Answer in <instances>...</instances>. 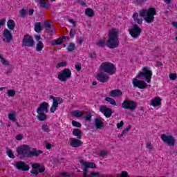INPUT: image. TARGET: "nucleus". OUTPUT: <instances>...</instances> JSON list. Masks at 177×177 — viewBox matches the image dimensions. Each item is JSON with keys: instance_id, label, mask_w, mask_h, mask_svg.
Listing matches in <instances>:
<instances>
[{"instance_id": "9", "label": "nucleus", "mask_w": 177, "mask_h": 177, "mask_svg": "<svg viewBox=\"0 0 177 177\" xmlns=\"http://www.w3.org/2000/svg\"><path fill=\"white\" fill-rule=\"evenodd\" d=\"M57 78L61 81V82H66L67 80H70V78H71V71L68 68L64 69L58 75Z\"/></svg>"}, {"instance_id": "8", "label": "nucleus", "mask_w": 177, "mask_h": 177, "mask_svg": "<svg viewBox=\"0 0 177 177\" xmlns=\"http://www.w3.org/2000/svg\"><path fill=\"white\" fill-rule=\"evenodd\" d=\"M129 32L132 38L137 39V38L140 37V34H142V28L136 24L132 26V28L129 30Z\"/></svg>"}, {"instance_id": "62", "label": "nucleus", "mask_w": 177, "mask_h": 177, "mask_svg": "<svg viewBox=\"0 0 177 177\" xmlns=\"http://www.w3.org/2000/svg\"><path fill=\"white\" fill-rule=\"evenodd\" d=\"M98 175H99V173H97V172L93 171V172L91 173V177L97 176Z\"/></svg>"}, {"instance_id": "34", "label": "nucleus", "mask_w": 177, "mask_h": 177, "mask_svg": "<svg viewBox=\"0 0 177 177\" xmlns=\"http://www.w3.org/2000/svg\"><path fill=\"white\" fill-rule=\"evenodd\" d=\"M41 130H43L44 132H46L47 133H49L50 132V129L49 128V126L46 124H44L41 125Z\"/></svg>"}, {"instance_id": "36", "label": "nucleus", "mask_w": 177, "mask_h": 177, "mask_svg": "<svg viewBox=\"0 0 177 177\" xmlns=\"http://www.w3.org/2000/svg\"><path fill=\"white\" fill-rule=\"evenodd\" d=\"M62 44H63V39H62L61 37L53 41V45H62Z\"/></svg>"}, {"instance_id": "5", "label": "nucleus", "mask_w": 177, "mask_h": 177, "mask_svg": "<svg viewBox=\"0 0 177 177\" xmlns=\"http://www.w3.org/2000/svg\"><path fill=\"white\" fill-rule=\"evenodd\" d=\"M100 68L104 71V73H107V74H109V75H113V74H115V71H117L115 65L109 62H102L100 66Z\"/></svg>"}, {"instance_id": "11", "label": "nucleus", "mask_w": 177, "mask_h": 177, "mask_svg": "<svg viewBox=\"0 0 177 177\" xmlns=\"http://www.w3.org/2000/svg\"><path fill=\"white\" fill-rule=\"evenodd\" d=\"M161 139L167 146H175V143H176V140L172 135L162 134Z\"/></svg>"}, {"instance_id": "51", "label": "nucleus", "mask_w": 177, "mask_h": 177, "mask_svg": "<svg viewBox=\"0 0 177 177\" xmlns=\"http://www.w3.org/2000/svg\"><path fill=\"white\" fill-rule=\"evenodd\" d=\"M135 23H137V24H142L143 23V19L137 18V19L134 20Z\"/></svg>"}, {"instance_id": "7", "label": "nucleus", "mask_w": 177, "mask_h": 177, "mask_svg": "<svg viewBox=\"0 0 177 177\" xmlns=\"http://www.w3.org/2000/svg\"><path fill=\"white\" fill-rule=\"evenodd\" d=\"M122 107L124 110H130L131 111H134V110H136V108L138 107V104H136V102L133 100H124L122 103Z\"/></svg>"}, {"instance_id": "48", "label": "nucleus", "mask_w": 177, "mask_h": 177, "mask_svg": "<svg viewBox=\"0 0 177 177\" xmlns=\"http://www.w3.org/2000/svg\"><path fill=\"white\" fill-rule=\"evenodd\" d=\"M88 57H90V59L96 58V53L95 52H91L88 55Z\"/></svg>"}, {"instance_id": "27", "label": "nucleus", "mask_w": 177, "mask_h": 177, "mask_svg": "<svg viewBox=\"0 0 177 177\" xmlns=\"http://www.w3.org/2000/svg\"><path fill=\"white\" fill-rule=\"evenodd\" d=\"M44 48V45L42 41H38L35 48L36 52H41Z\"/></svg>"}, {"instance_id": "19", "label": "nucleus", "mask_w": 177, "mask_h": 177, "mask_svg": "<svg viewBox=\"0 0 177 177\" xmlns=\"http://www.w3.org/2000/svg\"><path fill=\"white\" fill-rule=\"evenodd\" d=\"M3 35L4 38H6L7 42L13 41V35H12V32H10V30L5 28L3 31Z\"/></svg>"}, {"instance_id": "43", "label": "nucleus", "mask_w": 177, "mask_h": 177, "mask_svg": "<svg viewBox=\"0 0 177 177\" xmlns=\"http://www.w3.org/2000/svg\"><path fill=\"white\" fill-rule=\"evenodd\" d=\"M67 66V62H62L57 64V68H60V67H66Z\"/></svg>"}, {"instance_id": "12", "label": "nucleus", "mask_w": 177, "mask_h": 177, "mask_svg": "<svg viewBox=\"0 0 177 177\" xmlns=\"http://www.w3.org/2000/svg\"><path fill=\"white\" fill-rule=\"evenodd\" d=\"M22 46L32 48L34 46V39L30 35H25L22 39Z\"/></svg>"}, {"instance_id": "21", "label": "nucleus", "mask_w": 177, "mask_h": 177, "mask_svg": "<svg viewBox=\"0 0 177 177\" xmlns=\"http://www.w3.org/2000/svg\"><path fill=\"white\" fill-rule=\"evenodd\" d=\"M162 99L160 97H156L151 100V104L150 106H152L153 107H158V106H161V101Z\"/></svg>"}, {"instance_id": "24", "label": "nucleus", "mask_w": 177, "mask_h": 177, "mask_svg": "<svg viewBox=\"0 0 177 177\" xmlns=\"http://www.w3.org/2000/svg\"><path fill=\"white\" fill-rule=\"evenodd\" d=\"M95 126L97 129H103V127H104V123H103L102 120H100V118H95Z\"/></svg>"}, {"instance_id": "44", "label": "nucleus", "mask_w": 177, "mask_h": 177, "mask_svg": "<svg viewBox=\"0 0 177 177\" xmlns=\"http://www.w3.org/2000/svg\"><path fill=\"white\" fill-rule=\"evenodd\" d=\"M169 78L170 80H171L172 81H175V80H176V78H177V75H176V73H170V74L169 75Z\"/></svg>"}, {"instance_id": "2", "label": "nucleus", "mask_w": 177, "mask_h": 177, "mask_svg": "<svg viewBox=\"0 0 177 177\" xmlns=\"http://www.w3.org/2000/svg\"><path fill=\"white\" fill-rule=\"evenodd\" d=\"M106 46L109 49H115L120 46V40L118 39V30L112 29L109 32Z\"/></svg>"}, {"instance_id": "30", "label": "nucleus", "mask_w": 177, "mask_h": 177, "mask_svg": "<svg viewBox=\"0 0 177 177\" xmlns=\"http://www.w3.org/2000/svg\"><path fill=\"white\" fill-rule=\"evenodd\" d=\"M62 103H63V99H62L61 97H59L57 98H55L53 101V105L57 106V107H59V104H62Z\"/></svg>"}, {"instance_id": "55", "label": "nucleus", "mask_w": 177, "mask_h": 177, "mask_svg": "<svg viewBox=\"0 0 177 177\" xmlns=\"http://www.w3.org/2000/svg\"><path fill=\"white\" fill-rule=\"evenodd\" d=\"M133 21H135V20H136V19H138V17H139V14L138 13V12H134L133 14Z\"/></svg>"}, {"instance_id": "45", "label": "nucleus", "mask_w": 177, "mask_h": 177, "mask_svg": "<svg viewBox=\"0 0 177 177\" xmlns=\"http://www.w3.org/2000/svg\"><path fill=\"white\" fill-rule=\"evenodd\" d=\"M147 0H134V3L136 5H142V3H145Z\"/></svg>"}, {"instance_id": "46", "label": "nucleus", "mask_w": 177, "mask_h": 177, "mask_svg": "<svg viewBox=\"0 0 177 177\" xmlns=\"http://www.w3.org/2000/svg\"><path fill=\"white\" fill-rule=\"evenodd\" d=\"M57 110V106L56 105L52 104L50 109V113H55V111H56Z\"/></svg>"}, {"instance_id": "4", "label": "nucleus", "mask_w": 177, "mask_h": 177, "mask_svg": "<svg viewBox=\"0 0 177 177\" xmlns=\"http://www.w3.org/2000/svg\"><path fill=\"white\" fill-rule=\"evenodd\" d=\"M48 107H49V103L44 102L40 104L37 109V118L39 121H45L48 119V115L45 113H48Z\"/></svg>"}, {"instance_id": "15", "label": "nucleus", "mask_w": 177, "mask_h": 177, "mask_svg": "<svg viewBox=\"0 0 177 177\" xmlns=\"http://www.w3.org/2000/svg\"><path fill=\"white\" fill-rule=\"evenodd\" d=\"M15 167L18 171H30V166L26 164V162L24 161H17L15 162Z\"/></svg>"}, {"instance_id": "28", "label": "nucleus", "mask_w": 177, "mask_h": 177, "mask_svg": "<svg viewBox=\"0 0 177 177\" xmlns=\"http://www.w3.org/2000/svg\"><path fill=\"white\" fill-rule=\"evenodd\" d=\"M85 15L86 16H88V17H93L95 16V11L92 8H86L85 10Z\"/></svg>"}, {"instance_id": "18", "label": "nucleus", "mask_w": 177, "mask_h": 177, "mask_svg": "<svg viewBox=\"0 0 177 177\" xmlns=\"http://www.w3.org/2000/svg\"><path fill=\"white\" fill-rule=\"evenodd\" d=\"M96 80L104 84L109 82V80H110V77H109V75H107V74L106 73H100L97 75Z\"/></svg>"}, {"instance_id": "57", "label": "nucleus", "mask_w": 177, "mask_h": 177, "mask_svg": "<svg viewBox=\"0 0 177 177\" xmlns=\"http://www.w3.org/2000/svg\"><path fill=\"white\" fill-rule=\"evenodd\" d=\"M77 3H80L81 6H86V3L85 1H81V0H77Z\"/></svg>"}, {"instance_id": "38", "label": "nucleus", "mask_w": 177, "mask_h": 177, "mask_svg": "<svg viewBox=\"0 0 177 177\" xmlns=\"http://www.w3.org/2000/svg\"><path fill=\"white\" fill-rule=\"evenodd\" d=\"M0 62L4 66H9V62L6 61V59L3 58V57H2V54H0Z\"/></svg>"}, {"instance_id": "17", "label": "nucleus", "mask_w": 177, "mask_h": 177, "mask_svg": "<svg viewBox=\"0 0 177 177\" xmlns=\"http://www.w3.org/2000/svg\"><path fill=\"white\" fill-rule=\"evenodd\" d=\"M35 2H36V3H39L41 9H50V8H52L48 0H35Z\"/></svg>"}, {"instance_id": "54", "label": "nucleus", "mask_w": 177, "mask_h": 177, "mask_svg": "<svg viewBox=\"0 0 177 177\" xmlns=\"http://www.w3.org/2000/svg\"><path fill=\"white\" fill-rule=\"evenodd\" d=\"M5 23H6V19L3 18L0 19V27H2V26H5Z\"/></svg>"}, {"instance_id": "1", "label": "nucleus", "mask_w": 177, "mask_h": 177, "mask_svg": "<svg viewBox=\"0 0 177 177\" xmlns=\"http://www.w3.org/2000/svg\"><path fill=\"white\" fill-rule=\"evenodd\" d=\"M30 147L29 145H24L17 149V153L19 156H22V157L26 158L30 157H38L40 154L44 153V151L37 149V148H33L32 151H30Z\"/></svg>"}, {"instance_id": "22", "label": "nucleus", "mask_w": 177, "mask_h": 177, "mask_svg": "<svg viewBox=\"0 0 177 177\" xmlns=\"http://www.w3.org/2000/svg\"><path fill=\"white\" fill-rule=\"evenodd\" d=\"M80 162L81 165H84V167H85L87 169L96 168V164H95V162H84L83 159L80 160Z\"/></svg>"}, {"instance_id": "25", "label": "nucleus", "mask_w": 177, "mask_h": 177, "mask_svg": "<svg viewBox=\"0 0 177 177\" xmlns=\"http://www.w3.org/2000/svg\"><path fill=\"white\" fill-rule=\"evenodd\" d=\"M72 133L73 136H76L77 139L82 138V131L80 129H73Z\"/></svg>"}, {"instance_id": "47", "label": "nucleus", "mask_w": 177, "mask_h": 177, "mask_svg": "<svg viewBox=\"0 0 177 177\" xmlns=\"http://www.w3.org/2000/svg\"><path fill=\"white\" fill-rule=\"evenodd\" d=\"M75 34H77L75 30H73V29L70 30L69 35L71 38H74V37H75Z\"/></svg>"}, {"instance_id": "33", "label": "nucleus", "mask_w": 177, "mask_h": 177, "mask_svg": "<svg viewBox=\"0 0 177 177\" xmlns=\"http://www.w3.org/2000/svg\"><path fill=\"white\" fill-rule=\"evenodd\" d=\"M68 52H73V50H75V44L74 43H69L68 47H67Z\"/></svg>"}, {"instance_id": "60", "label": "nucleus", "mask_w": 177, "mask_h": 177, "mask_svg": "<svg viewBox=\"0 0 177 177\" xmlns=\"http://www.w3.org/2000/svg\"><path fill=\"white\" fill-rule=\"evenodd\" d=\"M75 67L77 71H81V70L82 69V67L81 66V65L76 64Z\"/></svg>"}, {"instance_id": "16", "label": "nucleus", "mask_w": 177, "mask_h": 177, "mask_svg": "<svg viewBox=\"0 0 177 177\" xmlns=\"http://www.w3.org/2000/svg\"><path fill=\"white\" fill-rule=\"evenodd\" d=\"M69 145L71 147L77 149L78 147H81V146H82V141L78 138H69Z\"/></svg>"}, {"instance_id": "39", "label": "nucleus", "mask_w": 177, "mask_h": 177, "mask_svg": "<svg viewBox=\"0 0 177 177\" xmlns=\"http://www.w3.org/2000/svg\"><path fill=\"white\" fill-rule=\"evenodd\" d=\"M6 154L10 158H15V154L13 153V151H12V149H8L6 151Z\"/></svg>"}, {"instance_id": "49", "label": "nucleus", "mask_w": 177, "mask_h": 177, "mask_svg": "<svg viewBox=\"0 0 177 177\" xmlns=\"http://www.w3.org/2000/svg\"><path fill=\"white\" fill-rule=\"evenodd\" d=\"M23 138H24L23 134H18L16 136L15 139H16V140H22Z\"/></svg>"}, {"instance_id": "56", "label": "nucleus", "mask_w": 177, "mask_h": 177, "mask_svg": "<svg viewBox=\"0 0 177 177\" xmlns=\"http://www.w3.org/2000/svg\"><path fill=\"white\" fill-rule=\"evenodd\" d=\"M106 154H107V151H104V150H102L99 154L100 157H104V156H106Z\"/></svg>"}, {"instance_id": "14", "label": "nucleus", "mask_w": 177, "mask_h": 177, "mask_svg": "<svg viewBox=\"0 0 177 177\" xmlns=\"http://www.w3.org/2000/svg\"><path fill=\"white\" fill-rule=\"evenodd\" d=\"M100 111L102 114H104V117L106 118H110L111 115H113V109L106 106V105H102L100 107Z\"/></svg>"}, {"instance_id": "32", "label": "nucleus", "mask_w": 177, "mask_h": 177, "mask_svg": "<svg viewBox=\"0 0 177 177\" xmlns=\"http://www.w3.org/2000/svg\"><path fill=\"white\" fill-rule=\"evenodd\" d=\"M106 102H109L112 106H117V102H115V100L110 97H106L105 98Z\"/></svg>"}, {"instance_id": "52", "label": "nucleus", "mask_w": 177, "mask_h": 177, "mask_svg": "<svg viewBox=\"0 0 177 177\" xmlns=\"http://www.w3.org/2000/svg\"><path fill=\"white\" fill-rule=\"evenodd\" d=\"M120 177H129L128 176V172L126 171H122L120 174Z\"/></svg>"}, {"instance_id": "64", "label": "nucleus", "mask_w": 177, "mask_h": 177, "mask_svg": "<svg viewBox=\"0 0 177 177\" xmlns=\"http://www.w3.org/2000/svg\"><path fill=\"white\" fill-rule=\"evenodd\" d=\"M172 26L173 27H176V28H177V22L174 21V22H172Z\"/></svg>"}, {"instance_id": "29", "label": "nucleus", "mask_w": 177, "mask_h": 177, "mask_svg": "<svg viewBox=\"0 0 177 177\" xmlns=\"http://www.w3.org/2000/svg\"><path fill=\"white\" fill-rule=\"evenodd\" d=\"M72 115L76 117L77 118H80L84 115V113L81 112L80 110H75L72 112Z\"/></svg>"}, {"instance_id": "37", "label": "nucleus", "mask_w": 177, "mask_h": 177, "mask_svg": "<svg viewBox=\"0 0 177 177\" xmlns=\"http://www.w3.org/2000/svg\"><path fill=\"white\" fill-rule=\"evenodd\" d=\"M97 46H100V48H103L104 45H106V41H104V39H100L96 43Z\"/></svg>"}, {"instance_id": "40", "label": "nucleus", "mask_w": 177, "mask_h": 177, "mask_svg": "<svg viewBox=\"0 0 177 177\" xmlns=\"http://www.w3.org/2000/svg\"><path fill=\"white\" fill-rule=\"evenodd\" d=\"M8 118L10 121H16V114L15 113H10L8 114Z\"/></svg>"}, {"instance_id": "59", "label": "nucleus", "mask_w": 177, "mask_h": 177, "mask_svg": "<svg viewBox=\"0 0 177 177\" xmlns=\"http://www.w3.org/2000/svg\"><path fill=\"white\" fill-rule=\"evenodd\" d=\"M84 119L86 120V121H91V120H92V115H87L86 116H84Z\"/></svg>"}, {"instance_id": "13", "label": "nucleus", "mask_w": 177, "mask_h": 177, "mask_svg": "<svg viewBox=\"0 0 177 177\" xmlns=\"http://www.w3.org/2000/svg\"><path fill=\"white\" fill-rule=\"evenodd\" d=\"M133 85L134 88H138L139 89H146L147 87V83L143 80H139L136 78L133 79Z\"/></svg>"}, {"instance_id": "42", "label": "nucleus", "mask_w": 177, "mask_h": 177, "mask_svg": "<svg viewBox=\"0 0 177 177\" xmlns=\"http://www.w3.org/2000/svg\"><path fill=\"white\" fill-rule=\"evenodd\" d=\"M26 15H27V10L23 8L19 11V16H21V17H26Z\"/></svg>"}, {"instance_id": "41", "label": "nucleus", "mask_w": 177, "mask_h": 177, "mask_svg": "<svg viewBox=\"0 0 177 177\" xmlns=\"http://www.w3.org/2000/svg\"><path fill=\"white\" fill-rule=\"evenodd\" d=\"M72 125L73 127H75L76 128H81L82 127V124H81L80 122L75 120L72 121Z\"/></svg>"}, {"instance_id": "23", "label": "nucleus", "mask_w": 177, "mask_h": 177, "mask_svg": "<svg viewBox=\"0 0 177 177\" xmlns=\"http://www.w3.org/2000/svg\"><path fill=\"white\" fill-rule=\"evenodd\" d=\"M109 95L111 97H118L122 95V91L121 90L114 89L110 91Z\"/></svg>"}, {"instance_id": "10", "label": "nucleus", "mask_w": 177, "mask_h": 177, "mask_svg": "<svg viewBox=\"0 0 177 177\" xmlns=\"http://www.w3.org/2000/svg\"><path fill=\"white\" fill-rule=\"evenodd\" d=\"M43 172H45V167L41 166L40 163H33L32 165V169L30 170L32 175L37 176L38 174H42Z\"/></svg>"}, {"instance_id": "26", "label": "nucleus", "mask_w": 177, "mask_h": 177, "mask_svg": "<svg viewBox=\"0 0 177 177\" xmlns=\"http://www.w3.org/2000/svg\"><path fill=\"white\" fill-rule=\"evenodd\" d=\"M7 27L11 30H15V27H16V22L13 19H8L7 22Z\"/></svg>"}, {"instance_id": "61", "label": "nucleus", "mask_w": 177, "mask_h": 177, "mask_svg": "<svg viewBox=\"0 0 177 177\" xmlns=\"http://www.w3.org/2000/svg\"><path fill=\"white\" fill-rule=\"evenodd\" d=\"M46 149L47 150H50V149H52V144H50V143H47V144L46 145Z\"/></svg>"}, {"instance_id": "50", "label": "nucleus", "mask_w": 177, "mask_h": 177, "mask_svg": "<svg viewBox=\"0 0 177 177\" xmlns=\"http://www.w3.org/2000/svg\"><path fill=\"white\" fill-rule=\"evenodd\" d=\"M147 149L149 150V151H151L153 150V146H151V142H147L146 145Z\"/></svg>"}, {"instance_id": "31", "label": "nucleus", "mask_w": 177, "mask_h": 177, "mask_svg": "<svg viewBox=\"0 0 177 177\" xmlns=\"http://www.w3.org/2000/svg\"><path fill=\"white\" fill-rule=\"evenodd\" d=\"M35 31L36 32H41V31H42V26H41V22H37L35 24Z\"/></svg>"}, {"instance_id": "63", "label": "nucleus", "mask_w": 177, "mask_h": 177, "mask_svg": "<svg viewBox=\"0 0 177 177\" xmlns=\"http://www.w3.org/2000/svg\"><path fill=\"white\" fill-rule=\"evenodd\" d=\"M83 174H88V168H86V167H84L83 169Z\"/></svg>"}, {"instance_id": "35", "label": "nucleus", "mask_w": 177, "mask_h": 177, "mask_svg": "<svg viewBox=\"0 0 177 177\" xmlns=\"http://www.w3.org/2000/svg\"><path fill=\"white\" fill-rule=\"evenodd\" d=\"M7 95L9 97H13L16 95V91L13 89L8 90Z\"/></svg>"}, {"instance_id": "20", "label": "nucleus", "mask_w": 177, "mask_h": 177, "mask_svg": "<svg viewBox=\"0 0 177 177\" xmlns=\"http://www.w3.org/2000/svg\"><path fill=\"white\" fill-rule=\"evenodd\" d=\"M44 27H46L48 31L50 32H56V30L55 29V26H53V23L50 21H46L44 24Z\"/></svg>"}, {"instance_id": "3", "label": "nucleus", "mask_w": 177, "mask_h": 177, "mask_svg": "<svg viewBox=\"0 0 177 177\" xmlns=\"http://www.w3.org/2000/svg\"><path fill=\"white\" fill-rule=\"evenodd\" d=\"M140 17H144L145 21L150 24L154 21V16L157 15V10L154 8H149L148 10L142 9L139 11Z\"/></svg>"}, {"instance_id": "58", "label": "nucleus", "mask_w": 177, "mask_h": 177, "mask_svg": "<svg viewBox=\"0 0 177 177\" xmlns=\"http://www.w3.org/2000/svg\"><path fill=\"white\" fill-rule=\"evenodd\" d=\"M60 176L62 177H68L70 176V174L64 171L60 174Z\"/></svg>"}, {"instance_id": "6", "label": "nucleus", "mask_w": 177, "mask_h": 177, "mask_svg": "<svg viewBox=\"0 0 177 177\" xmlns=\"http://www.w3.org/2000/svg\"><path fill=\"white\" fill-rule=\"evenodd\" d=\"M143 77L147 84L151 82V77H153V72L149 69V67L145 66L142 68V71L140 72L137 75V78L140 79Z\"/></svg>"}, {"instance_id": "53", "label": "nucleus", "mask_w": 177, "mask_h": 177, "mask_svg": "<svg viewBox=\"0 0 177 177\" xmlns=\"http://www.w3.org/2000/svg\"><path fill=\"white\" fill-rule=\"evenodd\" d=\"M124 127V121L121 120L120 122L117 124V129H120V128H122Z\"/></svg>"}]
</instances>
